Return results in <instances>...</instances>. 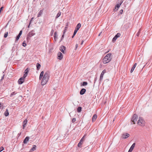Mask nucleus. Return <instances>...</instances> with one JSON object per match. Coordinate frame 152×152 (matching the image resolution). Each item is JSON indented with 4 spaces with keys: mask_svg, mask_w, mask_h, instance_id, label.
Masks as SVG:
<instances>
[{
    "mask_svg": "<svg viewBox=\"0 0 152 152\" xmlns=\"http://www.w3.org/2000/svg\"><path fill=\"white\" fill-rule=\"evenodd\" d=\"M77 31H78L77 30H76L75 29L73 34H74V35H75L76 34Z\"/></svg>",
    "mask_w": 152,
    "mask_h": 152,
    "instance_id": "40",
    "label": "nucleus"
},
{
    "mask_svg": "<svg viewBox=\"0 0 152 152\" xmlns=\"http://www.w3.org/2000/svg\"><path fill=\"white\" fill-rule=\"evenodd\" d=\"M26 44L25 43V41H24L22 43V45L23 47H25L26 46Z\"/></svg>",
    "mask_w": 152,
    "mask_h": 152,
    "instance_id": "34",
    "label": "nucleus"
},
{
    "mask_svg": "<svg viewBox=\"0 0 152 152\" xmlns=\"http://www.w3.org/2000/svg\"><path fill=\"white\" fill-rule=\"evenodd\" d=\"M141 31V30L140 29L139 31L137 33V36H139V35H140V32Z\"/></svg>",
    "mask_w": 152,
    "mask_h": 152,
    "instance_id": "38",
    "label": "nucleus"
},
{
    "mask_svg": "<svg viewBox=\"0 0 152 152\" xmlns=\"http://www.w3.org/2000/svg\"><path fill=\"white\" fill-rule=\"evenodd\" d=\"M21 132H20V133H18L17 135V137H19V136L21 134Z\"/></svg>",
    "mask_w": 152,
    "mask_h": 152,
    "instance_id": "44",
    "label": "nucleus"
},
{
    "mask_svg": "<svg viewBox=\"0 0 152 152\" xmlns=\"http://www.w3.org/2000/svg\"><path fill=\"white\" fill-rule=\"evenodd\" d=\"M102 32H100L99 33V35H98V36H100V35L101 34H102Z\"/></svg>",
    "mask_w": 152,
    "mask_h": 152,
    "instance_id": "52",
    "label": "nucleus"
},
{
    "mask_svg": "<svg viewBox=\"0 0 152 152\" xmlns=\"http://www.w3.org/2000/svg\"><path fill=\"white\" fill-rule=\"evenodd\" d=\"M27 122V119H25L23 122V129H24L26 127V124Z\"/></svg>",
    "mask_w": 152,
    "mask_h": 152,
    "instance_id": "12",
    "label": "nucleus"
},
{
    "mask_svg": "<svg viewBox=\"0 0 152 152\" xmlns=\"http://www.w3.org/2000/svg\"><path fill=\"white\" fill-rule=\"evenodd\" d=\"M20 36V35H19L18 34L17 36V37H16V40H15V42L19 39Z\"/></svg>",
    "mask_w": 152,
    "mask_h": 152,
    "instance_id": "28",
    "label": "nucleus"
},
{
    "mask_svg": "<svg viewBox=\"0 0 152 152\" xmlns=\"http://www.w3.org/2000/svg\"><path fill=\"white\" fill-rule=\"evenodd\" d=\"M58 58L59 60H61L63 58L62 54L61 52H59L58 54Z\"/></svg>",
    "mask_w": 152,
    "mask_h": 152,
    "instance_id": "10",
    "label": "nucleus"
},
{
    "mask_svg": "<svg viewBox=\"0 0 152 152\" xmlns=\"http://www.w3.org/2000/svg\"><path fill=\"white\" fill-rule=\"evenodd\" d=\"M66 48L64 46H62L60 48V50L63 53H64L65 52L64 50H65Z\"/></svg>",
    "mask_w": 152,
    "mask_h": 152,
    "instance_id": "11",
    "label": "nucleus"
},
{
    "mask_svg": "<svg viewBox=\"0 0 152 152\" xmlns=\"http://www.w3.org/2000/svg\"><path fill=\"white\" fill-rule=\"evenodd\" d=\"M97 118V115L96 114H94L93 117L92 121L93 122L95 121Z\"/></svg>",
    "mask_w": 152,
    "mask_h": 152,
    "instance_id": "17",
    "label": "nucleus"
},
{
    "mask_svg": "<svg viewBox=\"0 0 152 152\" xmlns=\"http://www.w3.org/2000/svg\"><path fill=\"white\" fill-rule=\"evenodd\" d=\"M61 12H60V11L58 13L57 15L56 16V18H58V17H59L61 15Z\"/></svg>",
    "mask_w": 152,
    "mask_h": 152,
    "instance_id": "23",
    "label": "nucleus"
},
{
    "mask_svg": "<svg viewBox=\"0 0 152 152\" xmlns=\"http://www.w3.org/2000/svg\"><path fill=\"white\" fill-rule=\"evenodd\" d=\"M114 121V120H113V121Z\"/></svg>",
    "mask_w": 152,
    "mask_h": 152,
    "instance_id": "56",
    "label": "nucleus"
},
{
    "mask_svg": "<svg viewBox=\"0 0 152 152\" xmlns=\"http://www.w3.org/2000/svg\"><path fill=\"white\" fill-rule=\"evenodd\" d=\"M135 145V143H134L130 147L129 149V150L128 152H132V151L133 150V149L134 148Z\"/></svg>",
    "mask_w": 152,
    "mask_h": 152,
    "instance_id": "9",
    "label": "nucleus"
},
{
    "mask_svg": "<svg viewBox=\"0 0 152 152\" xmlns=\"http://www.w3.org/2000/svg\"><path fill=\"white\" fill-rule=\"evenodd\" d=\"M82 107H79L77 109V111L78 112H80L81 111Z\"/></svg>",
    "mask_w": 152,
    "mask_h": 152,
    "instance_id": "25",
    "label": "nucleus"
},
{
    "mask_svg": "<svg viewBox=\"0 0 152 152\" xmlns=\"http://www.w3.org/2000/svg\"><path fill=\"white\" fill-rule=\"evenodd\" d=\"M82 142L80 141V142L78 144L77 146L78 147H81V145H82Z\"/></svg>",
    "mask_w": 152,
    "mask_h": 152,
    "instance_id": "26",
    "label": "nucleus"
},
{
    "mask_svg": "<svg viewBox=\"0 0 152 152\" xmlns=\"http://www.w3.org/2000/svg\"><path fill=\"white\" fill-rule=\"evenodd\" d=\"M43 75H44V72L43 71H42L41 72L40 75H41V77H42V76H43Z\"/></svg>",
    "mask_w": 152,
    "mask_h": 152,
    "instance_id": "39",
    "label": "nucleus"
},
{
    "mask_svg": "<svg viewBox=\"0 0 152 152\" xmlns=\"http://www.w3.org/2000/svg\"><path fill=\"white\" fill-rule=\"evenodd\" d=\"M22 30H21L20 31V32H19L18 35L20 36L21 35V34H22Z\"/></svg>",
    "mask_w": 152,
    "mask_h": 152,
    "instance_id": "42",
    "label": "nucleus"
},
{
    "mask_svg": "<svg viewBox=\"0 0 152 152\" xmlns=\"http://www.w3.org/2000/svg\"><path fill=\"white\" fill-rule=\"evenodd\" d=\"M81 26V25L80 23H78L75 29L77 31H78V30L80 28Z\"/></svg>",
    "mask_w": 152,
    "mask_h": 152,
    "instance_id": "18",
    "label": "nucleus"
},
{
    "mask_svg": "<svg viewBox=\"0 0 152 152\" xmlns=\"http://www.w3.org/2000/svg\"><path fill=\"white\" fill-rule=\"evenodd\" d=\"M33 18H31V19L32 20V19H33Z\"/></svg>",
    "mask_w": 152,
    "mask_h": 152,
    "instance_id": "55",
    "label": "nucleus"
},
{
    "mask_svg": "<svg viewBox=\"0 0 152 152\" xmlns=\"http://www.w3.org/2000/svg\"><path fill=\"white\" fill-rule=\"evenodd\" d=\"M64 34H63V35H62V37L61 38V40L62 39V38H64Z\"/></svg>",
    "mask_w": 152,
    "mask_h": 152,
    "instance_id": "50",
    "label": "nucleus"
},
{
    "mask_svg": "<svg viewBox=\"0 0 152 152\" xmlns=\"http://www.w3.org/2000/svg\"><path fill=\"white\" fill-rule=\"evenodd\" d=\"M36 145H34L33 147H32V148L30 150L31 151H34L36 149Z\"/></svg>",
    "mask_w": 152,
    "mask_h": 152,
    "instance_id": "24",
    "label": "nucleus"
},
{
    "mask_svg": "<svg viewBox=\"0 0 152 152\" xmlns=\"http://www.w3.org/2000/svg\"><path fill=\"white\" fill-rule=\"evenodd\" d=\"M88 83L86 82H83L82 83V86H85L87 85Z\"/></svg>",
    "mask_w": 152,
    "mask_h": 152,
    "instance_id": "29",
    "label": "nucleus"
},
{
    "mask_svg": "<svg viewBox=\"0 0 152 152\" xmlns=\"http://www.w3.org/2000/svg\"><path fill=\"white\" fill-rule=\"evenodd\" d=\"M42 77H43V76L41 77V75H40L39 77V79L40 80H41L42 79Z\"/></svg>",
    "mask_w": 152,
    "mask_h": 152,
    "instance_id": "48",
    "label": "nucleus"
},
{
    "mask_svg": "<svg viewBox=\"0 0 152 152\" xmlns=\"http://www.w3.org/2000/svg\"><path fill=\"white\" fill-rule=\"evenodd\" d=\"M75 35H74V34H73V35L72 36V37L73 38L74 37Z\"/></svg>",
    "mask_w": 152,
    "mask_h": 152,
    "instance_id": "54",
    "label": "nucleus"
},
{
    "mask_svg": "<svg viewBox=\"0 0 152 152\" xmlns=\"http://www.w3.org/2000/svg\"><path fill=\"white\" fill-rule=\"evenodd\" d=\"M112 59L111 54L108 53L103 58V62L104 64H106L109 63Z\"/></svg>",
    "mask_w": 152,
    "mask_h": 152,
    "instance_id": "2",
    "label": "nucleus"
},
{
    "mask_svg": "<svg viewBox=\"0 0 152 152\" xmlns=\"http://www.w3.org/2000/svg\"><path fill=\"white\" fill-rule=\"evenodd\" d=\"M28 68H27L26 69H25V70L24 71V73H27V74H28Z\"/></svg>",
    "mask_w": 152,
    "mask_h": 152,
    "instance_id": "32",
    "label": "nucleus"
},
{
    "mask_svg": "<svg viewBox=\"0 0 152 152\" xmlns=\"http://www.w3.org/2000/svg\"><path fill=\"white\" fill-rule=\"evenodd\" d=\"M122 2L120 4H116V5L115 6V9H116V10H117L120 7V6L121 4L122 3Z\"/></svg>",
    "mask_w": 152,
    "mask_h": 152,
    "instance_id": "19",
    "label": "nucleus"
},
{
    "mask_svg": "<svg viewBox=\"0 0 152 152\" xmlns=\"http://www.w3.org/2000/svg\"><path fill=\"white\" fill-rule=\"evenodd\" d=\"M137 124L141 126H143L144 125V121H143V120L141 117H139V120L137 121Z\"/></svg>",
    "mask_w": 152,
    "mask_h": 152,
    "instance_id": "5",
    "label": "nucleus"
},
{
    "mask_svg": "<svg viewBox=\"0 0 152 152\" xmlns=\"http://www.w3.org/2000/svg\"><path fill=\"white\" fill-rule=\"evenodd\" d=\"M35 31L34 30H32L31 31L29 32L27 35L26 39L27 40H29L30 39V38L31 37L35 35Z\"/></svg>",
    "mask_w": 152,
    "mask_h": 152,
    "instance_id": "3",
    "label": "nucleus"
},
{
    "mask_svg": "<svg viewBox=\"0 0 152 152\" xmlns=\"http://www.w3.org/2000/svg\"><path fill=\"white\" fill-rule=\"evenodd\" d=\"M103 75H104L103 74L101 73V74L100 76V80H101L103 78Z\"/></svg>",
    "mask_w": 152,
    "mask_h": 152,
    "instance_id": "30",
    "label": "nucleus"
},
{
    "mask_svg": "<svg viewBox=\"0 0 152 152\" xmlns=\"http://www.w3.org/2000/svg\"><path fill=\"white\" fill-rule=\"evenodd\" d=\"M54 41L56 42V41L57 39V31L55 32L54 33Z\"/></svg>",
    "mask_w": 152,
    "mask_h": 152,
    "instance_id": "13",
    "label": "nucleus"
},
{
    "mask_svg": "<svg viewBox=\"0 0 152 152\" xmlns=\"http://www.w3.org/2000/svg\"><path fill=\"white\" fill-rule=\"evenodd\" d=\"M24 73L25 74H24V75H23V77H22L24 79H25L26 77L27 76V75H28V74L25 73Z\"/></svg>",
    "mask_w": 152,
    "mask_h": 152,
    "instance_id": "33",
    "label": "nucleus"
},
{
    "mask_svg": "<svg viewBox=\"0 0 152 152\" xmlns=\"http://www.w3.org/2000/svg\"><path fill=\"white\" fill-rule=\"evenodd\" d=\"M66 29H65V30H64V31H63V34H64L66 32Z\"/></svg>",
    "mask_w": 152,
    "mask_h": 152,
    "instance_id": "46",
    "label": "nucleus"
},
{
    "mask_svg": "<svg viewBox=\"0 0 152 152\" xmlns=\"http://www.w3.org/2000/svg\"><path fill=\"white\" fill-rule=\"evenodd\" d=\"M49 72H47L45 73L42 80L41 84L42 85H44L47 83L49 80Z\"/></svg>",
    "mask_w": 152,
    "mask_h": 152,
    "instance_id": "1",
    "label": "nucleus"
},
{
    "mask_svg": "<svg viewBox=\"0 0 152 152\" xmlns=\"http://www.w3.org/2000/svg\"><path fill=\"white\" fill-rule=\"evenodd\" d=\"M4 75L1 77V80L3 79L4 78Z\"/></svg>",
    "mask_w": 152,
    "mask_h": 152,
    "instance_id": "49",
    "label": "nucleus"
},
{
    "mask_svg": "<svg viewBox=\"0 0 152 152\" xmlns=\"http://www.w3.org/2000/svg\"><path fill=\"white\" fill-rule=\"evenodd\" d=\"M4 114L6 116H7L9 115V113L7 109H6V111L4 113Z\"/></svg>",
    "mask_w": 152,
    "mask_h": 152,
    "instance_id": "21",
    "label": "nucleus"
},
{
    "mask_svg": "<svg viewBox=\"0 0 152 152\" xmlns=\"http://www.w3.org/2000/svg\"><path fill=\"white\" fill-rule=\"evenodd\" d=\"M136 65H137V63H135L131 70L130 72L131 73H132V72H133L134 68L136 67Z\"/></svg>",
    "mask_w": 152,
    "mask_h": 152,
    "instance_id": "20",
    "label": "nucleus"
},
{
    "mask_svg": "<svg viewBox=\"0 0 152 152\" xmlns=\"http://www.w3.org/2000/svg\"><path fill=\"white\" fill-rule=\"evenodd\" d=\"M24 79L22 77L20 78L18 80V83L19 84H21L24 82Z\"/></svg>",
    "mask_w": 152,
    "mask_h": 152,
    "instance_id": "8",
    "label": "nucleus"
},
{
    "mask_svg": "<svg viewBox=\"0 0 152 152\" xmlns=\"http://www.w3.org/2000/svg\"><path fill=\"white\" fill-rule=\"evenodd\" d=\"M30 24H31V22L29 23V24H28V28H29V27Z\"/></svg>",
    "mask_w": 152,
    "mask_h": 152,
    "instance_id": "51",
    "label": "nucleus"
},
{
    "mask_svg": "<svg viewBox=\"0 0 152 152\" xmlns=\"http://www.w3.org/2000/svg\"><path fill=\"white\" fill-rule=\"evenodd\" d=\"M121 36V34L118 33L113 38V39H112V41L113 42H115L117 38L118 37H120V36Z\"/></svg>",
    "mask_w": 152,
    "mask_h": 152,
    "instance_id": "6",
    "label": "nucleus"
},
{
    "mask_svg": "<svg viewBox=\"0 0 152 152\" xmlns=\"http://www.w3.org/2000/svg\"><path fill=\"white\" fill-rule=\"evenodd\" d=\"M77 47H78V45H77V44H76V45H75V50H76L77 49Z\"/></svg>",
    "mask_w": 152,
    "mask_h": 152,
    "instance_id": "45",
    "label": "nucleus"
},
{
    "mask_svg": "<svg viewBox=\"0 0 152 152\" xmlns=\"http://www.w3.org/2000/svg\"><path fill=\"white\" fill-rule=\"evenodd\" d=\"M4 149V148L2 147H1L0 148V152H1Z\"/></svg>",
    "mask_w": 152,
    "mask_h": 152,
    "instance_id": "41",
    "label": "nucleus"
},
{
    "mask_svg": "<svg viewBox=\"0 0 152 152\" xmlns=\"http://www.w3.org/2000/svg\"><path fill=\"white\" fill-rule=\"evenodd\" d=\"M83 40H82L81 42V45H82L83 44Z\"/></svg>",
    "mask_w": 152,
    "mask_h": 152,
    "instance_id": "53",
    "label": "nucleus"
},
{
    "mask_svg": "<svg viewBox=\"0 0 152 152\" xmlns=\"http://www.w3.org/2000/svg\"><path fill=\"white\" fill-rule=\"evenodd\" d=\"M86 90L85 88H82L81 89L80 91V95L83 94L86 92Z\"/></svg>",
    "mask_w": 152,
    "mask_h": 152,
    "instance_id": "14",
    "label": "nucleus"
},
{
    "mask_svg": "<svg viewBox=\"0 0 152 152\" xmlns=\"http://www.w3.org/2000/svg\"><path fill=\"white\" fill-rule=\"evenodd\" d=\"M7 35H8V32H6L4 34V37H5V38H6V37H7Z\"/></svg>",
    "mask_w": 152,
    "mask_h": 152,
    "instance_id": "37",
    "label": "nucleus"
},
{
    "mask_svg": "<svg viewBox=\"0 0 152 152\" xmlns=\"http://www.w3.org/2000/svg\"><path fill=\"white\" fill-rule=\"evenodd\" d=\"M106 71L105 69H104L103 70V71L101 73L103 74L104 75V74L105 73H106Z\"/></svg>",
    "mask_w": 152,
    "mask_h": 152,
    "instance_id": "36",
    "label": "nucleus"
},
{
    "mask_svg": "<svg viewBox=\"0 0 152 152\" xmlns=\"http://www.w3.org/2000/svg\"><path fill=\"white\" fill-rule=\"evenodd\" d=\"M123 12V10L122 9L120 11V13L121 14H122Z\"/></svg>",
    "mask_w": 152,
    "mask_h": 152,
    "instance_id": "43",
    "label": "nucleus"
},
{
    "mask_svg": "<svg viewBox=\"0 0 152 152\" xmlns=\"http://www.w3.org/2000/svg\"><path fill=\"white\" fill-rule=\"evenodd\" d=\"M43 12V10H40L38 14L37 17H40L42 15Z\"/></svg>",
    "mask_w": 152,
    "mask_h": 152,
    "instance_id": "16",
    "label": "nucleus"
},
{
    "mask_svg": "<svg viewBox=\"0 0 152 152\" xmlns=\"http://www.w3.org/2000/svg\"><path fill=\"white\" fill-rule=\"evenodd\" d=\"M130 136L129 134L127 133H123L122 135L121 138L122 139H126L128 137Z\"/></svg>",
    "mask_w": 152,
    "mask_h": 152,
    "instance_id": "7",
    "label": "nucleus"
},
{
    "mask_svg": "<svg viewBox=\"0 0 152 152\" xmlns=\"http://www.w3.org/2000/svg\"><path fill=\"white\" fill-rule=\"evenodd\" d=\"M34 1H35V0H34Z\"/></svg>",
    "mask_w": 152,
    "mask_h": 152,
    "instance_id": "57",
    "label": "nucleus"
},
{
    "mask_svg": "<svg viewBox=\"0 0 152 152\" xmlns=\"http://www.w3.org/2000/svg\"><path fill=\"white\" fill-rule=\"evenodd\" d=\"M29 139V137H26L24 139L23 141V143L24 144H26L27 143V142L28 141Z\"/></svg>",
    "mask_w": 152,
    "mask_h": 152,
    "instance_id": "15",
    "label": "nucleus"
},
{
    "mask_svg": "<svg viewBox=\"0 0 152 152\" xmlns=\"http://www.w3.org/2000/svg\"><path fill=\"white\" fill-rule=\"evenodd\" d=\"M40 66L41 65L39 63H37V70H39V69H40Z\"/></svg>",
    "mask_w": 152,
    "mask_h": 152,
    "instance_id": "22",
    "label": "nucleus"
},
{
    "mask_svg": "<svg viewBox=\"0 0 152 152\" xmlns=\"http://www.w3.org/2000/svg\"><path fill=\"white\" fill-rule=\"evenodd\" d=\"M76 121V118H73L72 119V122L73 123L75 122Z\"/></svg>",
    "mask_w": 152,
    "mask_h": 152,
    "instance_id": "35",
    "label": "nucleus"
},
{
    "mask_svg": "<svg viewBox=\"0 0 152 152\" xmlns=\"http://www.w3.org/2000/svg\"><path fill=\"white\" fill-rule=\"evenodd\" d=\"M86 136V135L85 134L84 136H83V137L81 138V139L80 140V141L82 142H83L84 140V137Z\"/></svg>",
    "mask_w": 152,
    "mask_h": 152,
    "instance_id": "31",
    "label": "nucleus"
},
{
    "mask_svg": "<svg viewBox=\"0 0 152 152\" xmlns=\"http://www.w3.org/2000/svg\"><path fill=\"white\" fill-rule=\"evenodd\" d=\"M16 94V93H15V92H12L10 96L11 97H12L13 96L15 95Z\"/></svg>",
    "mask_w": 152,
    "mask_h": 152,
    "instance_id": "27",
    "label": "nucleus"
},
{
    "mask_svg": "<svg viewBox=\"0 0 152 152\" xmlns=\"http://www.w3.org/2000/svg\"><path fill=\"white\" fill-rule=\"evenodd\" d=\"M54 32V31L53 30H52L51 31V33L52 34L51 35H52V34H53Z\"/></svg>",
    "mask_w": 152,
    "mask_h": 152,
    "instance_id": "47",
    "label": "nucleus"
},
{
    "mask_svg": "<svg viewBox=\"0 0 152 152\" xmlns=\"http://www.w3.org/2000/svg\"><path fill=\"white\" fill-rule=\"evenodd\" d=\"M137 119L138 116L136 114H134L131 120V121L133 123V124H135V122L137 121Z\"/></svg>",
    "mask_w": 152,
    "mask_h": 152,
    "instance_id": "4",
    "label": "nucleus"
}]
</instances>
